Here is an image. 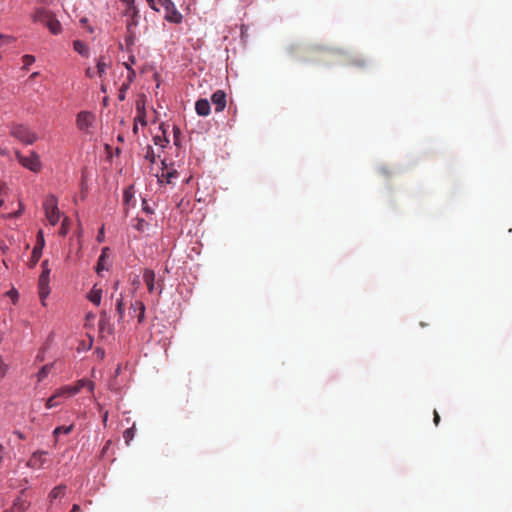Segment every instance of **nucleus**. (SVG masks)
Listing matches in <instances>:
<instances>
[{
    "mask_svg": "<svg viewBox=\"0 0 512 512\" xmlns=\"http://www.w3.org/2000/svg\"><path fill=\"white\" fill-rule=\"evenodd\" d=\"M10 134L26 145H31L38 140V135L28 126L15 124L11 127Z\"/></svg>",
    "mask_w": 512,
    "mask_h": 512,
    "instance_id": "obj_1",
    "label": "nucleus"
},
{
    "mask_svg": "<svg viewBox=\"0 0 512 512\" xmlns=\"http://www.w3.org/2000/svg\"><path fill=\"white\" fill-rule=\"evenodd\" d=\"M43 208L50 224L56 225L60 220V211L58 209V199L56 196L49 194L43 202Z\"/></svg>",
    "mask_w": 512,
    "mask_h": 512,
    "instance_id": "obj_2",
    "label": "nucleus"
},
{
    "mask_svg": "<svg viewBox=\"0 0 512 512\" xmlns=\"http://www.w3.org/2000/svg\"><path fill=\"white\" fill-rule=\"evenodd\" d=\"M16 159L26 169L32 172H39L42 168L39 155L35 151H31L28 156L22 155L20 152H16Z\"/></svg>",
    "mask_w": 512,
    "mask_h": 512,
    "instance_id": "obj_3",
    "label": "nucleus"
},
{
    "mask_svg": "<svg viewBox=\"0 0 512 512\" xmlns=\"http://www.w3.org/2000/svg\"><path fill=\"white\" fill-rule=\"evenodd\" d=\"M95 115L89 111H81L76 116V127L84 133H90V128L94 126Z\"/></svg>",
    "mask_w": 512,
    "mask_h": 512,
    "instance_id": "obj_4",
    "label": "nucleus"
},
{
    "mask_svg": "<svg viewBox=\"0 0 512 512\" xmlns=\"http://www.w3.org/2000/svg\"><path fill=\"white\" fill-rule=\"evenodd\" d=\"M162 8L165 10L164 18L166 21L174 24H180L182 22L183 16L177 10L172 0H162Z\"/></svg>",
    "mask_w": 512,
    "mask_h": 512,
    "instance_id": "obj_5",
    "label": "nucleus"
},
{
    "mask_svg": "<svg viewBox=\"0 0 512 512\" xmlns=\"http://www.w3.org/2000/svg\"><path fill=\"white\" fill-rule=\"evenodd\" d=\"M50 269L42 270L39 279H38V290H39V297L41 300V303L43 306L46 305L45 300L50 294V287H49V278H50Z\"/></svg>",
    "mask_w": 512,
    "mask_h": 512,
    "instance_id": "obj_6",
    "label": "nucleus"
},
{
    "mask_svg": "<svg viewBox=\"0 0 512 512\" xmlns=\"http://www.w3.org/2000/svg\"><path fill=\"white\" fill-rule=\"evenodd\" d=\"M72 397L68 387L63 386L57 389L45 402V407L47 409H52L54 407L59 406L63 400Z\"/></svg>",
    "mask_w": 512,
    "mask_h": 512,
    "instance_id": "obj_7",
    "label": "nucleus"
},
{
    "mask_svg": "<svg viewBox=\"0 0 512 512\" xmlns=\"http://www.w3.org/2000/svg\"><path fill=\"white\" fill-rule=\"evenodd\" d=\"M44 245H45V242H44L42 231H39L37 243L32 250L31 259L28 262V265L30 268H34L36 266V264L38 263V261L40 260Z\"/></svg>",
    "mask_w": 512,
    "mask_h": 512,
    "instance_id": "obj_8",
    "label": "nucleus"
},
{
    "mask_svg": "<svg viewBox=\"0 0 512 512\" xmlns=\"http://www.w3.org/2000/svg\"><path fill=\"white\" fill-rule=\"evenodd\" d=\"M55 16V14L47 10L45 8H36L34 13L32 14V20L34 22H40L43 25H47V23L52 20V18Z\"/></svg>",
    "mask_w": 512,
    "mask_h": 512,
    "instance_id": "obj_9",
    "label": "nucleus"
},
{
    "mask_svg": "<svg viewBox=\"0 0 512 512\" xmlns=\"http://www.w3.org/2000/svg\"><path fill=\"white\" fill-rule=\"evenodd\" d=\"M211 101L215 106L216 112H221L226 107V93L223 90L215 91L211 96Z\"/></svg>",
    "mask_w": 512,
    "mask_h": 512,
    "instance_id": "obj_10",
    "label": "nucleus"
},
{
    "mask_svg": "<svg viewBox=\"0 0 512 512\" xmlns=\"http://www.w3.org/2000/svg\"><path fill=\"white\" fill-rule=\"evenodd\" d=\"M46 455L45 451H36L32 454V456L29 458L27 465L34 469H40L44 466L46 463V458L44 457Z\"/></svg>",
    "mask_w": 512,
    "mask_h": 512,
    "instance_id": "obj_11",
    "label": "nucleus"
},
{
    "mask_svg": "<svg viewBox=\"0 0 512 512\" xmlns=\"http://www.w3.org/2000/svg\"><path fill=\"white\" fill-rule=\"evenodd\" d=\"M66 387H68V390H69L71 396H74L84 387H87L89 389V391L92 392L94 390L95 385L90 380L81 379V380H78L75 385H73V386L66 385Z\"/></svg>",
    "mask_w": 512,
    "mask_h": 512,
    "instance_id": "obj_12",
    "label": "nucleus"
},
{
    "mask_svg": "<svg viewBox=\"0 0 512 512\" xmlns=\"http://www.w3.org/2000/svg\"><path fill=\"white\" fill-rule=\"evenodd\" d=\"M24 491L21 492V495L18 496L14 502L11 508L5 510L4 512H24L28 509L29 503L26 499L23 498Z\"/></svg>",
    "mask_w": 512,
    "mask_h": 512,
    "instance_id": "obj_13",
    "label": "nucleus"
},
{
    "mask_svg": "<svg viewBox=\"0 0 512 512\" xmlns=\"http://www.w3.org/2000/svg\"><path fill=\"white\" fill-rule=\"evenodd\" d=\"M195 110L200 116H208L210 113V103L207 99H199L195 103Z\"/></svg>",
    "mask_w": 512,
    "mask_h": 512,
    "instance_id": "obj_14",
    "label": "nucleus"
},
{
    "mask_svg": "<svg viewBox=\"0 0 512 512\" xmlns=\"http://www.w3.org/2000/svg\"><path fill=\"white\" fill-rule=\"evenodd\" d=\"M155 277L156 276L153 270L146 269L143 273V280L150 293H152L155 290Z\"/></svg>",
    "mask_w": 512,
    "mask_h": 512,
    "instance_id": "obj_15",
    "label": "nucleus"
},
{
    "mask_svg": "<svg viewBox=\"0 0 512 512\" xmlns=\"http://www.w3.org/2000/svg\"><path fill=\"white\" fill-rule=\"evenodd\" d=\"M133 307L138 309V312L134 315L138 319V323H142L145 317V305L142 301L136 300L133 302Z\"/></svg>",
    "mask_w": 512,
    "mask_h": 512,
    "instance_id": "obj_16",
    "label": "nucleus"
},
{
    "mask_svg": "<svg viewBox=\"0 0 512 512\" xmlns=\"http://www.w3.org/2000/svg\"><path fill=\"white\" fill-rule=\"evenodd\" d=\"M46 27L54 35H57V34L61 33V31H62L61 23L57 20V18L55 16L52 18V20H50L47 23Z\"/></svg>",
    "mask_w": 512,
    "mask_h": 512,
    "instance_id": "obj_17",
    "label": "nucleus"
},
{
    "mask_svg": "<svg viewBox=\"0 0 512 512\" xmlns=\"http://www.w3.org/2000/svg\"><path fill=\"white\" fill-rule=\"evenodd\" d=\"M88 299L95 305H100L102 299V290L94 287L88 294Z\"/></svg>",
    "mask_w": 512,
    "mask_h": 512,
    "instance_id": "obj_18",
    "label": "nucleus"
},
{
    "mask_svg": "<svg viewBox=\"0 0 512 512\" xmlns=\"http://www.w3.org/2000/svg\"><path fill=\"white\" fill-rule=\"evenodd\" d=\"M110 61H107L104 56H101L97 62V74L102 77L106 73V69L109 67Z\"/></svg>",
    "mask_w": 512,
    "mask_h": 512,
    "instance_id": "obj_19",
    "label": "nucleus"
},
{
    "mask_svg": "<svg viewBox=\"0 0 512 512\" xmlns=\"http://www.w3.org/2000/svg\"><path fill=\"white\" fill-rule=\"evenodd\" d=\"M66 486L61 484L54 487L49 495L51 500L62 498L65 495Z\"/></svg>",
    "mask_w": 512,
    "mask_h": 512,
    "instance_id": "obj_20",
    "label": "nucleus"
},
{
    "mask_svg": "<svg viewBox=\"0 0 512 512\" xmlns=\"http://www.w3.org/2000/svg\"><path fill=\"white\" fill-rule=\"evenodd\" d=\"M73 48L80 55H82L84 57H88V47H87V45L84 42H82L80 40L74 41Z\"/></svg>",
    "mask_w": 512,
    "mask_h": 512,
    "instance_id": "obj_21",
    "label": "nucleus"
},
{
    "mask_svg": "<svg viewBox=\"0 0 512 512\" xmlns=\"http://www.w3.org/2000/svg\"><path fill=\"white\" fill-rule=\"evenodd\" d=\"M124 311V297L122 294H120L119 298L116 300V312L119 316V320L124 318Z\"/></svg>",
    "mask_w": 512,
    "mask_h": 512,
    "instance_id": "obj_22",
    "label": "nucleus"
},
{
    "mask_svg": "<svg viewBox=\"0 0 512 512\" xmlns=\"http://www.w3.org/2000/svg\"><path fill=\"white\" fill-rule=\"evenodd\" d=\"M177 176V172L175 170L173 171H162V174L158 176L159 181L165 180L166 183L170 184L172 183V179Z\"/></svg>",
    "mask_w": 512,
    "mask_h": 512,
    "instance_id": "obj_23",
    "label": "nucleus"
},
{
    "mask_svg": "<svg viewBox=\"0 0 512 512\" xmlns=\"http://www.w3.org/2000/svg\"><path fill=\"white\" fill-rule=\"evenodd\" d=\"M74 428V425L71 424L69 426H58L54 429L53 431V435L54 437L57 439V437L59 436V434L63 433V434H69L72 432Z\"/></svg>",
    "mask_w": 512,
    "mask_h": 512,
    "instance_id": "obj_24",
    "label": "nucleus"
},
{
    "mask_svg": "<svg viewBox=\"0 0 512 512\" xmlns=\"http://www.w3.org/2000/svg\"><path fill=\"white\" fill-rule=\"evenodd\" d=\"M134 435H135V425H133L132 427L126 429L124 432H123V438L125 440V443L127 445L130 444V442L133 440L134 438Z\"/></svg>",
    "mask_w": 512,
    "mask_h": 512,
    "instance_id": "obj_25",
    "label": "nucleus"
},
{
    "mask_svg": "<svg viewBox=\"0 0 512 512\" xmlns=\"http://www.w3.org/2000/svg\"><path fill=\"white\" fill-rule=\"evenodd\" d=\"M134 198L133 187L130 186L124 190L123 200L125 205H129L131 200Z\"/></svg>",
    "mask_w": 512,
    "mask_h": 512,
    "instance_id": "obj_26",
    "label": "nucleus"
},
{
    "mask_svg": "<svg viewBox=\"0 0 512 512\" xmlns=\"http://www.w3.org/2000/svg\"><path fill=\"white\" fill-rule=\"evenodd\" d=\"M134 221V228L140 232H144L146 227L148 226V223L142 218H135Z\"/></svg>",
    "mask_w": 512,
    "mask_h": 512,
    "instance_id": "obj_27",
    "label": "nucleus"
},
{
    "mask_svg": "<svg viewBox=\"0 0 512 512\" xmlns=\"http://www.w3.org/2000/svg\"><path fill=\"white\" fill-rule=\"evenodd\" d=\"M52 368V364H48V365H44L40 371L38 372L37 374V377H38V381H42L44 378L47 377V375L49 374L50 370Z\"/></svg>",
    "mask_w": 512,
    "mask_h": 512,
    "instance_id": "obj_28",
    "label": "nucleus"
},
{
    "mask_svg": "<svg viewBox=\"0 0 512 512\" xmlns=\"http://www.w3.org/2000/svg\"><path fill=\"white\" fill-rule=\"evenodd\" d=\"M146 2L149 7L156 12H159L160 7H162V0H146Z\"/></svg>",
    "mask_w": 512,
    "mask_h": 512,
    "instance_id": "obj_29",
    "label": "nucleus"
},
{
    "mask_svg": "<svg viewBox=\"0 0 512 512\" xmlns=\"http://www.w3.org/2000/svg\"><path fill=\"white\" fill-rule=\"evenodd\" d=\"M35 57L33 55H24L22 57L23 61V69H27L30 65H32L35 62Z\"/></svg>",
    "mask_w": 512,
    "mask_h": 512,
    "instance_id": "obj_30",
    "label": "nucleus"
},
{
    "mask_svg": "<svg viewBox=\"0 0 512 512\" xmlns=\"http://www.w3.org/2000/svg\"><path fill=\"white\" fill-rule=\"evenodd\" d=\"M145 159L150 161L151 163L155 162L156 156H155L152 146H147L146 153H145Z\"/></svg>",
    "mask_w": 512,
    "mask_h": 512,
    "instance_id": "obj_31",
    "label": "nucleus"
},
{
    "mask_svg": "<svg viewBox=\"0 0 512 512\" xmlns=\"http://www.w3.org/2000/svg\"><path fill=\"white\" fill-rule=\"evenodd\" d=\"M134 122L135 123H140L142 126H146L147 122H146V112L145 111H140V113H137V116L135 117L134 119Z\"/></svg>",
    "mask_w": 512,
    "mask_h": 512,
    "instance_id": "obj_32",
    "label": "nucleus"
},
{
    "mask_svg": "<svg viewBox=\"0 0 512 512\" xmlns=\"http://www.w3.org/2000/svg\"><path fill=\"white\" fill-rule=\"evenodd\" d=\"M105 250L102 251V254L100 255L98 262H97V272L99 273L101 270H104V260H105Z\"/></svg>",
    "mask_w": 512,
    "mask_h": 512,
    "instance_id": "obj_33",
    "label": "nucleus"
},
{
    "mask_svg": "<svg viewBox=\"0 0 512 512\" xmlns=\"http://www.w3.org/2000/svg\"><path fill=\"white\" fill-rule=\"evenodd\" d=\"M153 142H154L155 145L164 147L165 143H167L168 140L166 139V137H161V136L157 135V136L153 137Z\"/></svg>",
    "mask_w": 512,
    "mask_h": 512,
    "instance_id": "obj_34",
    "label": "nucleus"
},
{
    "mask_svg": "<svg viewBox=\"0 0 512 512\" xmlns=\"http://www.w3.org/2000/svg\"><path fill=\"white\" fill-rule=\"evenodd\" d=\"M129 87V83L127 84H123L120 88V91H119V95H118V98L120 101H123L125 99V94H126V91Z\"/></svg>",
    "mask_w": 512,
    "mask_h": 512,
    "instance_id": "obj_35",
    "label": "nucleus"
},
{
    "mask_svg": "<svg viewBox=\"0 0 512 512\" xmlns=\"http://www.w3.org/2000/svg\"><path fill=\"white\" fill-rule=\"evenodd\" d=\"M13 40L11 36L0 34V48L5 44Z\"/></svg>",
    "mask_w": 512,
    "mask_h": 512,
    "instance_id": "obj_36",
    "label": "nucleus"
},
{
    "mask_svg": "<svg viewBox=\"0 0 512 512\" xmlns=\"http://www.w3.org/2000/svg\"><path fill=\"white\" fill-rule=\"evenodd\" d=\"M125 67L127 68V70L129 71V74H128V80L129 81H132L133 78L135 77V71L132 69V67L128 64V63H125Z\"/></svg>",
    "mask_w": 512,
    "mask_h": 512,
    "instance_id": "obj_37",
    "label": "nucleus"
},
{
    "mask_svg": "<svg viewBox=\"0 0 512 512\" xmlns=\"http://www.w3.org/2000/svg\"><path fill=\"white\" fill-rule=\"evenodd\" d=\"M143 211L147 214H152L153 210L149 207L146 199H143L142 201Z\"/></svg>",
    "mask_w": 512,
    "mask_h": 512,
    "instance_id": "obj_38",
    "label": "nucleus"
},
{
    "mask_svg": "<svg viewBox=\"0 0 512 512\" xmlns=\"http://www.w3.org/2000/svg\"><path fill=\"white\" fill-rule=\"evenodd\" d=\"M136 109H137V113H140V111H145V108H144V103L141 102V101H137L136 102Z\"/></svg>",
    "mask_w": 512,
    "mask_h": 512,
    "instance_id": "obj_39",
    "label": "nucleus"
},
{
    "mask_svg": "<svg viewBox=\"0 0 512 512\" xmlns=\"http://www.w3.org/2000/svg\"><path fill=\"white\" fill-rule=\"evenodd\" d=\"M66 223H67V218H65L63 223H62V227L60 229V234L61 235H66V233H67Z\"/></svg>",
    "mask_w": 512,
    "mask_h": 512,
    "instance_id": "obj_40",
    "label": "nucleus"
},
{
    "mask_svg": "<svg viewBox=\"0 0 512 512\" xmlns=\"http://www.w3.org/2000/svg\"><path fill=\"white\" fill-rule=\"evenodd\" d=\"M134 43V35L133 34H130L127 38H126V44L127 46L129 45H132Z\"/></svg>",
    "mask_w": 512,
    "mask_h": 512,
    "instance_id": "obj_41",
    "label": "nucleus"
},
{
    "mask_svg": "<svg viewBox=\"0 0 512 512\" xmlns=\"http://www.w3.org/2000/svg\"><path fill=\"white\" fill-rule=\"evenodd\" d=\"M5 186L0 184V195L4 192ZM4 204V198L0 196V207Z\"/></svg>",
    "mask_w": 512,
    "mask_h": 512,
    "instance_id": "obj_42",
    "label": "nucleus"
},
{
    "mask_svg": "<svg viewBox=\"0 0 512 512\" xmlns=\"http://www.w3.org/2000/svg\"><path fill=\"white\" fill-rule=\"evenodd\" d=\"M9 295L11 296L13 302H16V299L18 297V292L16 290H12L9 292Z\"/></svg>",
    "mask_w": 512,
    "mask_h": 512,
    "instance_id": "obj_43",
    "label": "nucleus"
},
{
    "mask_svg": "<svg viewBox=\"0 0 512 512\" xmlns=\"http://www.w3.org/2000/svg\"><path fill=\"white\" fill-rule=\"evenodd\" d=\"M435 425H438L440 422V416L436 410H434V419H433Z\"/></svg>",
    "mask_w": 512,
    "mask_h": 512,
    "instance_id": "obj_44",
    "label": "nucleus"
},
{
    "mask_svg": "<svg viewBox=\"0 0 512 512\" xmlns=\"http://www.w3.org/2000/svg\"><path fill=\"white\" fill-rule=\"evenodd\" d=\"M137 312H138V309H135V308L133 307V303H131L130 308H129V313H130V315H131V316H134Z\"/></svg>",
    "mask_w": 512,
    "mask_h": 512,
    "instance_id": "obj_45",
    "label": "nucleus"
},
{
    "mask_svg": "<svg viewBox=\"0 0 512 512\" xmlns=\"http://www.w3.org/2000/svg\"><path fill=\"white\" fill-rule=\"evenodd\" d=\"M41 267H42V270H46V269H50L49 267V261L48 260H44L41 264Z\"/></svg>",
    "mask_w": 512,
    "mask_h": 512,
    "instance_id": "obj_46",
    "label": "nucleus"
},
{
    "mask_svg": "<svg viewBox=\"0 0 512 512\" xmlns=\"http://www.w3.org/2000/svg\"><path fill=\"white\" fill-rule=\"evenodd\" d=\"M70 512H81V508L79 505L74 504Z\"/></svg>",
    "mask_w": 512,
    "mask_h": 512,
    "instance_id": "obj_47",
    "label": "nucleus"
},
{
    "mask_svg": "<svg viewBox=\"0 0 512 512\" xmlns=\"http://www.w3.org/2000/svg\"><path fill=\"white\" fill-rule=\"evenodd\" d=\"M180 133V130L178 128H174V134H175V144L178 145V136L177 134Z\"/></svg>",
    "mask_w": 512,
    "mask_h": 512,
    "instance_id": "obj_48",
    "label": "nucleus"
},
{
    "mask_svg": "<svg viewBox=\"0 0 512 512\" xmlns=\"http://www.w3.org/2000/svg\"><path fill=\"white\" fill-rule=\"evenodd\" d=\"M135 62H136L135 56L131 55L129 57V62H127V63L131 66L132 64H135Z\"/></svg>",
    "mask_w": 512,
    "mask_h": 512,
    "instance_id": "obj_49",
    "label": "nucleus"
},
{
    "mask_svg": "<svg viewBox=\"0 0 512 512\" xmlns=\"http://www.w3.org/2000/svg\"><path fill=\"white\" fill-rule=\"evenodd\" d=\"M107 420H108V412L106 411V412L104 413V415H103V419H102V421H103V424H104V425H106Z\"/></svg>",
    "mask_w": 512,
    "mask_h": 512,
    "instance_id": "obj_50",
    "label": "nucleus"
},
{
    "mask_svg": "<svg viewBox=\"0 0 512 512\" xmlns=\"http://www.w3.org/2000/svg\"><path fill=\"white\" fill-rule=\"evenodd\" d=\"M133 133L136 135L138 134V124L134 122V125H133Z\"/></svg>",
    "mask_w": 512,
    "mask_h": 512,
    "instance_id": "obj_51",
    "label": "nucleus"
},
{
    "mask_svg": "<svg viewBox=\"0 0 512 512\" xmlns=\"http://www.w3.org/2000/svg\"><path fill=\"white\" fill-rule=\"evenodd\" d=\"M86 75H87L88 77H90V78H91V77H93V73H92V71H91V68H88V69L86 70Z\"/></svg>",
    "mask_w": 512,
    "mask_h": 512,
    "instance_id": "obj_52",
    "label": "nucleus"
},
{
    "mask_svg": "<svg viewBox=\"0 0 512 512\" xmlns=\"http://www.w3.org/2000/svg\"><path fill=\"white\" fill-rule=\"evenodd\" d=\"M103 233H104V227H102V228L100 229V232H99V235H98V240H99V241H101V238H100V237H102Z\"/></svg>",
    "mask_w": 512,
    "mask_h": 512,
    "instance_id": "obj_53",
    "label": "nucleus"
},
{
    "mask_svg": "<svg viewBox=\"0 0 512 512\" xmlns=\"http://www.w3.org/2000/svg\"><path fill=\"white\" fill-rule=\"evenodd\" d=\"M80 22H81V24H82L83 26H86V24H87V22H88V19H87V18H82V19L80 20Z\"/></svg>",
    "mask_w": 512,
    "mask_h": 512,
    "instance_id": "obj_54",
    "label": "nucleus"
},
{
    "mask_svg": "<svg viewBox=\"0 0 512 512\" xmlns=\"http://www.w3.org/2000/svg\"><path fill=\"white\" fill-rule=\"evenodd\" d=\"M39 76V72H33L30 76V79H34Z\"/></svg>",
    "mask_w": 512,
    "mask_h": 512,
    "instance_id": "obj_55",
    "label": "nucleus"
},
{
    "mask_svg": "<svg viewBox=\"0 0 512 512\" xmlns=\"http://www.w3.org/2000/svg\"><path fill=\"white\" fill-rule=\"evenodd\" d=\"M356 65L363 66L365 64L364 60H361L359 62H355Z\"/></svg>",
    "mask_w": 512,
    "mask_h": 512,
    "instance_id": "obj_56",
    "label": "nucleus"
},
{
    "mask_svg": "<svg viewBox=\"0 0 512 512\" xmlns=\"http://www.w3.org/2000/svg\"><path fill=\"white\" fill-rule=\"evenodd\" d=\"M97 352H98V355H100L101 357H104V351L103 350L97 349Z\"/></svg>",
    "mask_w": 512,
    "mask_h": 512,
    "instance_id": "obj_57",
    "label": "nucleus"
},
{
    "mask_svg": "<svg viewBox=\"0 0 512 512\" xmlns=\"http://www.w3.org/2000/svg\"><path fill=\"white\" fill-rule=\"evenodd\" d=\"M118 288H119V282L117 281L114 283V290L116 291V290H118Z\"/></svg>",
    "mask_w": 512,
    "mask_h": 512,
    "instance_id": "obj_58",
    "label": "nucleus"
},
{
    "mask_svg": "<svg viewBox=\"0 0 512 512\" xmlns=\"http://www.w3.org/2000/svg\"><path fill=\"white\" fill-rule=\"evenodd\" d=\"M102 324H104V320H100V328L102 329Z\"/></svg>",
    "mask_w": 512,
    "mask_h": 512,
    "instance_id": "obj_59",
    "label": "nucleus"
},
{
    "mask_svg": "<svg viewBox=\"0 0 512 512\" xmlns=\"http://www.w3.org/2000/svg\"><path fill=\"white\" fill-rule=\"evenodd\" d=\"M42 2H44L45 0H41Z\"/></svg>",
    "mask_w": 512,
    "mask_h": 512,
    "instance_id": "obj_60",
    "label": "nucleus"
}]
</instances>
